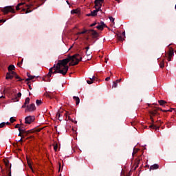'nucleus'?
Segmentation results:
<instances>
[{
	"label": "nucleus",
	"instance_id": "nucleus-56",
	"mask_svg": "<svg viewBox=\"0 0 176 176\" xmlns=\"http://www.w3.org/2000/svg\"><path fill=\"white\" fill-rule=\"evenodd\" d=\"M60 163H58V172H60Z\"/></svg>",
	"mask_w": 176,
	"mask_h": 176
},
{
	"label": "nucleus",
	"instance_id": "nucleus-5",
	"mask_svg": "<svg viewBox=\"0 0 176 176\" xmlns=\"http://www.w3.org/2000/svg\"><path fill=\"white\" fill-rule=\"evenodd\" d=\"M35 120V117L34 116H28L25 118V124H31Z\"/></svg>",
	"mask_w": 176,
	"mask_h": 176
},
{
	"label": "nucleus",
	"instance_id": "nucleus-49",
	"mask_svg": "<svg viewBox=\"0 0 176 176\" xmlns=\"http://www.w3.org/2000/svg\"><path fill=\"white\" fill-rule=\"evenodd\" d=\"M6 20L4 19H0V23H6Z\"/></svg>",
	"mask_w": 176,
	"mask_h": 176
},
{
	"label": "nucleus",
	"instance_id": "nucleus-60",
	"mask_svg": "<svg viewBox=\"0 0 176 176\" xmlns=\"http://www.w3.org/2000/svg\"><path fill=\"white\" fill-rule=\"evenodd\" d=\"M8 176H12V173H11V171L9 172V174L8 175Z\"/></svg>",
	"mask_w": 176,
	"mask_h": 176
},
{
	"label": "nucleus",
	"instance_id": "nucleus-58",
	"mask_svg": "<svg viewBox=\"0 0 176 176\" xmlns=\"http://www.w3.org/2000/svg\"><path fill=\"white\" fill-rule=\"evenodd\" d=\"M6 125H11V124L9 122H7V123H5Z\"/></svg>",
	"mask_w": 176,
	"mask_h": 176
},
{
	"label": "nucleus",
	"instance_id": "nucleus-26",
	"mask_svg": "<svg viewBox=\"0 0 176 176\" xmlns=\"http://www.w3.org/2000/svg\"><path fill=\"white\" fill-rule=\"evenodd\" d=\"M41 104H42V100H36V104H37V106H40Z\"/></svg>",
	"mask_w": 176,
	"mask_h": 176
},
{
	"label": "nucleus",
	"instance_id": "nucleus-41",
	"mask_svg": "<svg viewBox=\"0 0 176 176\" xmlns=\"http://www.w3.org/2000/svg\"><path fill=\"white\" fill-rule=\"evenodd\" d=\"M28 164L29 165V167L30 168V170H32V166L30 162H28Z\"/></svg>",
	"mask_w": 176,
	"mask_h": 176
},
{
	"label": "nucleus",
	"instance_id": "nucleus-47",
	"mask_svg": "<svg viewBox=\"0 0 176 176\" xmlns=\"http://www.w3.org/2000/svg\"><path fill=\"white\" fill-rule=\"evenodd\" d=\"M23 58L21 59V62L20 63H18V64H16L17 65H20L21 64H23Z\"/></svg>",
	"mask_w": 176,
	"mask_h": 176
},
{
	"label": "nucleus",
	"instance_id": "nucleus-24",
	"mask_svg": "<svg viewBox=\"0 0 176 176\" xmlns=\"http://www.w3.org/2000/svg\"><path fill=\"white\" fill-rule=\"evenodd\" d=\"M24 104H27V105H28V104H30V98H26V99H25Z\"/></svg>",
	"mask_w": 176,
	"mask_h": 176
},
{
	"label": "nucleus",
	"instance_id": "nucleus-4",
	"mask_svg": "<svg viewBox=\"0 0 176 176\" xmlns=\"http://www.w3.org/2000/svg\"><path fill=\"white\" fill-rule=\"evenodd\" d=\"M36 110V107L34 103L30 104V105H27L26 109H25V112H34Z\"/></svg>",
	"mask_w": 176,
	"mask_h": 176
},
{
	"label": "nucleus",
	"instance_id": "nucleus-8",
	"mask_svg": "<svg viewBox=\"0 0 176 176\" xmlns=\"http://www.w3.org/2000/svg\"><path fill=\"white\" fill-rule=\"evenodd\" d=\"M55 93L51 92V91H46L45 94H44V96H45L47 98H49L50 99H53L55 98Z\"/></svg>",
	"mask_w": 176,
	"mask_h": 176
},
{
	"label": "nucleus",
	"instance_id": "nucleus-52",
	"mask_svg": "<svg viewBox=\"0 0 176 176\" xmlns=\"http://www.w3.org/2000/svg\"><path fill=\"white\" fill-rule=\"evenodd\" d=\"M19 126H20L19 124H16L15 125V129H19V128H20Z\"/></svg>",
	"mask_w": 176,
	"mask_h": 176
},
{
	"label": "nucleus",
	"instance_id": "nucleus-44",
	"mask_svg": "<svg viewBox=\"0 0 176 176\" xmlns=\"http://www.w3.org/2000/svg\"><path fill=\"white\" fill-rule=\"evenodd\" d=\"M87 32H89V30H83L82 32H80V34H85V33H87Z\"/></svg>",
	"mask_w": 176,
	"mask_h": 176
},
{
	"label": "nucleus",
	"instance_id": "nucleus-3",
	"mask_svg": "<svg viewBox=\"0 0 176 176\" xmlns=\"http://www.w3.org/2000/svg\"><path fill=\"white\" fill-rule=\"evenodd\" d=\"M1 12H3L4 14H8V13H15V10L14 6H7L1 9Z\"/></svg>",
	"mask_w": 176,
	"mask_h": 176
},
{
	"label": "nucleus",
	"instance_id": "nucleus-17",
	"mask_svg": "<svg viewBox=\"0 0 176 176\" xmlns=\"http://www.w3.org/2000/svg\"><path fill=\"white\" fill-rule=\"evenodd\" d=\"M41 130H42V129H32V130H30V133H39Z\"/></svg>",
	"mask_w": 176,
	"mask_h": 176
},
{
	"label": "nucleus",
	"instance_id": "nucleus-35",
	"mask_svg": "<svg viewBox=\"0 0 176 176\" xmlns=\"http://www.w3.org/2000/svg\"><path fill=\"white\" fill-rule=\"evenodd\" d=\"M8 74H12V75L14 76L17 75V74L15 73V72H13V71H10V72H8Z\"/></svg>",
	"mask_w": 176,
	"mask_h": 176
},
{
	"label": "nucleus",
	"instance_id": "nucleus-51",
	"mask_svg": "<svg viewBox=\"0 0 176 176\" xmlns=\"http://www.w3.org/2000/svg\"><path fill=\"white\" fill-rule=\"evenodd\" d=\"M27 106H28V104H23L22 106H21V108H26L27 109Z\"/></svg>",
	"mask_w": 176,
	"mask_h": 176
},
{
	"label": "nucleus",
	"instance_id": "nucleus-62",
	"mask_svg": "<svg viewBox=\"0 0 176 176\" xmlns=\"http://www.w3.org/2000/svg\"><path fill=\"white\" fill-rule=\"evenodd\" d=\"M80 34H82V33H80V32L77 33V35H80Z\"/></svg>",
	"mask_w": 176,
	"mask_h": 176
},
{
	"label": "nucleus",
	"instance_id": "nucleus-18",
	"mask_svg": "<svg viewBox=\"0 0 176 176\" xmlns=\"http://www.w3.org/2000/svg\"><path fill=\"white\" fill-rule=\"evenodd\" d=\"M23 3H19V4H17L16 6V10H20L21 8V6H23Z\"/></svg>",
	"mask_w": 176,
	"mask_h": 176
},
{
	"label": "nucleus",
	"instance_id": "nucleus-1",
	"mask_svg": "<svg viewBox=\"0 0 176 176\" xmlns=\"http://www.w3.org/2000/svg\"><path fill=\"white\" fill-rule=\"evenodd\" d=\"M80 61H82V56H80L79 54L68 56V57L63 60H58L57 64H55L54 67L50 68L49 73L46 75V77L50 78L52 74H57L65 76L69 70V66L77 65L79 64ZM68 63L69 66L67 65Z\"/></svg>",
	"mask_w": 176,
	"mask_h": 176
},
{
	"label": "nucleus",
	"instance_id": "nucleus-11",
	"mask_svg": "<svg viewBox=\"0 0 176 176\" xmlns=\"http://www.w3.org/2000/svg\"><path fill=\"white\" fill-rule=\"evenodd\" d=\"M89 80H87V83H88V85H91L94 81L97 80V78L96 76H94L91 78H89Z\"/></svg>",
	"mask_w": 176,
	"mask_h": 176
},
{
	"label": "nucleus",
	"instance_id": "nucleus-38",
	"mask_svg": "<svg viewBox=\"0 0 176 176\" xmlns=\"http://www.w3.org/2000/svg\"><path fill=\"white\" fill-rule=\"evenodd\" d=\"M14 97H16L18 98H20L21 97V92H19L18 94H16V95L14 96Z\"/></svg>",
	"mask_w": 176,
	"mask_h": 176
},
{
	"label": "nucleus",
	"instance_id": "nucleus-9",
	"mask_svg": "<svg viewBox=\"0 0 176 176\" xmlns=\"http://www.w3.org/2000/svg\"><path fill=\"white\" fill-rule=\"evenodd\" d=\"M124 38H125V32H122V34H117V38L118 41L122 42L124 40Z\"/></svg>",
	"mask_w": 176,
	"mask_h": 176
},
{
	"label": "nucleus",
	"instance_id": "nucleus-14",
	"mask_svg": "<svg viewBox=\"0 0 176 176\" xmlns=\"http://www.w3.org/2000/svg\"><path fill=\"white\" fill-rule=\"evenodd\" d=\"M22 11L25 12V14L31 13L32 10H31V7H28L26 9H22Z\"/></svg>",
	"mask_w": 176,
	"mask_h": 176
},
{
	"label": "nucleus",
	"instance_id": "nucleus-63",
	"mask_svg": "<svg viewBox=\"0 0 176 176\" xmlns=\"http://www.w3.org/2000/svg\"><path fill=\"white\" fill-rule=\"evenodd\" d=\"M21 129H25L23 126H21V127H20Z\"/></svg>",
	"mask_w": 176,
	"mask_h": 176
},
{
	"label": "nucleus",
	"instance_id": "nucleus-46",
	"mask_svg": "<svg viewBox=\"0 0 176 176\" xmlns=\"http://www.w3.org/2000/svg\"><path fill=\"white\" fill-rule=\"evenodd\" d=\"M85 53H86L87 56H90L91 52H88V51H86Z\"/></svg>",
	"mask_w": 176,
	"mask_h": 176
},
{
	"label": "nucleus",
	"instance_id": "nucleus-55",
	"mask_svg": "<svg viewBox=\"0 0 176 176\" xmlns=\"http://www.w3.org/2000/svg\"><path fill=\"white\" fill-rule=\"evenodd\" d=\"M87 16H93V14L91 13H89V14H87Z\"/></svg>",
	"mask_w": 176,
	"mask_h": 176
},
{
	"label": "nucleus",
	"instance_id": "nucleus-40",
	"mask_svg": "<svg viewBox=\"0 0 176 176\" xmlns=\"http://www.w3.org/2000/svg\"><path fill=\"white\" fill-rule=\"evenodd\" d=\"M54 149L55 152L57 151V149H58V146H57V144H55V145H54Z\"/></svg>",
	"mask_w": 176,
	"mask_h": 176
},
{
	"label": "nucleus",
	"instance_id": "nucleus-42",
	"mask_svg": "<svg viewBox=\"0 0 176 176\" xmlns=\"http://www.w3.org/2000/svg\"><path fill=\"white\" fill-rule=\"evenodd\" d=\"M121 81H122V78H120V79H118V80H116V81H113V82H117V83H118V82H121Z\"/></svg>",
	"mask_w": 176,
	"mask_h": 176
},
{
	"label": "nucleus",
	"instance_id": "nucleus-10",
	"mask_svg": "<svg viewBox=\"0 0 176 176\" xmlns=\"http://www.w3.org/2000/svg\"><path fill=\"white\" fill-rule=\"evenodd\" d=\"M99 11H101V7L100 6L98 9L96 8V10L91 11V14H92V17L96 16H97V13H98Z\"/></svg>",
	"mask_w": 176,
	"mask_h": 176
},
{
	"label": "nucleus",
	"instance_id": "nucleus-59",
	"mask_svg": "<svg viewBox=\"0 0 176 176\" xmlns=\"http://www.w3.org/2000/svg\"><path fill=\"white\" fill-rule=\"evenodd\" d=\"M19 142H23V138L19 139Z\"/></svg>",
	"mask_w": 176,
	"mask_h": 176
},
{
	"label": "nucleus",
	"instance_id": "nucleus-28",
	"mask_svg": "<svg viewBox=\"0 0 176 176\" xmlns=\"http://www.w3.org/2000/svg\"><path fill=\"white\" fill-rule=\"evenodd\" d=\"M12 100L13 102H19V98L17 96H14V98H12Z\"/></svg>",
	"mask_w": 176,
	"mask_h": 176
},
{
	"label": "nucleus",
	"instance_id": "nucleus-48",
	"mask_svg": "<svg viewBox=\"0 0 176 176\" xmlns=\"http://www.w3.org/2000/svg\"><path fill=\"white\" fill-rule=\"evenodd\" d=\"M34 80V78H26L25 81L28 82L29 80Z\"/></svg>",
	"mask_w": 176,
	"mask_h": 176
},
{
	"label": "nucleus",
	"instance_id": "nucleus-45",
	"mask_svg": "<svg viewBox=\"0 0 176 176\" xmlns=\"http://www.w3.org/2000/svg\"><path fill=\"white\" fill-rule=\"evenodd\" d=\"M175 110H176V109H170L168 110V112H173V111H175Z\"/></svg>",
	"mask_w": 176,
	"mask_h": 176
},
{
	"label": "nucleus",
	"instance_id": "nucleus-31",
	"mask_svg": "<svg viewBox=\"0 0 176 176\" xmlns=\"http://www.w3.org/2000/svg\"><path fill=\"white\" fill-rule=\"evenodd\" d=\"M118 86V85L116 82H113V88H117Z\"/></svg>",
	"mask_w": 176,
	"mask_h": 176
},
{
	"label": "nucleus",
	"instance_id": "nucleus-30",
	"mask_svg": "<svg viewBox=\"0 0 176 176\" xmlns=\"http://www.w3.org/2000/svg\"><path fill=\"white\" fill-rule=\"evenodd\" d=\"M109 19H110V21H111V23L115 24V18L110 16V17H109Z\"/></svg>",
	"mask_w": 176,
	"mask_h": 176
},
{
	"label": "nucleus",
	"instance_id": "nucleus-34",
	"mask_svg": "<svg viewBox=\"0 0 176 176\" xmlns=\"http://www.w3.org/2000/svg\"><path fill=\"white\" fill-rule=\"evenodd\" d=\"M4 164H5V166H6L8 167L9 166V161H8V160H4Z\"/></svg>",
	"mask_w": 176,
	"mask_h": 176
},
{
	"label": "nucleus",
	"instance_id": "nucleus-12",
	"mask_svg": "<svg viewBox=\"0 0 176 176\" xmlns=\"http://www.w3.org/2000/svg\"><path fill=\"white\" fill-rule=\"evenodd\" d=\"M18 131H19V133H22V134L26 133L27 135L28 133H31L30 130L26 131L25 129H21V128H19Z\"/></svg>",
	"mask_w": 176,
	"mask_h": 176
},
{
	"label": "nucleus",
	"instance_id": "nucleus-32",
	"mask_svg": "<svg viewBox=\"0 0 176 176\" xmlns=\"http://www.w3.org/2000/svg\"><path fill=\"white\" fill-rule=\"evenodd\" d=\"M3 127H6V122L0 124V129H3Z\"/></svg>",
	"mask_w": 176,
	"mask_h": 176
},
{
	"label": "nucleus",
	"instance_id": "nucleus-15",
	"mask_svg": "<svg viewBox=\"0 0 176 176\" xmlns=\"http://www.w3.org/2000/svg\"><path fill=\"white\" fill-rule=\"evenodd\" d=\"M91 35L94 36V37H96L97 35L98 34L97 33V32L96 30H89V33H91Z\"/></svg>",
	"mask_w": 176,
	"mask_h": 176
},
{
	"label": "nucleus",
	"instance_id": "nucleus-33",
	"mask_svg": "<svg viewBox=\"0 0 176 176\" xmlns=\"http://www.w3.org/2000/svg\"><path fill=\"white\" fill-rule=\"evenodd\" d=\"M10 123H14L16 121V120L14 118V117H11L10 118Z\"/></svg>",
	"mask_w": 176,
	"mask_h": 176
},
{
	"label": "nucleus",
	"instance_id": "nucleus-27",
	"mask_svg": "<svg viewBox=\"0 0 176 176\" xmlns=\"http://www.w3.org/2000/svg\"><path fill=\"white\" fill-rule=\"evenodd\" d=\"M14 77L16 79H19L18 80L19 82L23 81V79H21L17 74L14 75Z\"/></svg>",
	"mask_w": 176,
	"mask_h": 176
},
{
	"label": "nucleus",
	"instance_id": "nucleus-50",
	"mask_svg": "<svg viewBox=\"0 0 176 176\" xmlns=\"http://www.w3.org/2000/svg\"><path fill=\"white\" fill-rule=\"evenodd\" d=\"M85 49L87 52H88V50L90 49V45H88V47H85Z\"/></svg>",
	"mask_w": 176,
	"mask_h": 176
},
{
	"label": "nucleus",
	"instance_id": "nucleus-6",
	"mask_svg": "<svg viewBox=\"0 0 176 176\" xmlns=\"http://www.w3.org/2000/svg\"><path fill=\"white\" fill-rule=\"evenodd\" d=\"M96 28H97V30L102 31V30H104V28H107V26L104 24V21H100V23H98V25Z\"/></svg>",
	"mask_w": 176,
	"mask_h": 176
},
{
	"label": "nucleus",
	"instance_id": "nucleus-54",
	"mask_svg": "<svg viewBox=\"0 0 176 176\" xmlns=\"http://www.w3.org/2000/svg\"><path fill=\"white\" fill-rule=\"evenodd\" d=\"M105 80H106V81H109V80H110V77L106 78H105Z\"/></svg>",
	"mask_w": 176,
	"mask_h": 176
},
{
	"label": "nucleus",
	"instance_id": "nucleus-21",
	"mask_svg": "<svg viewBox=\"0 0 176 176\" xmlns=\"http://www.w3.org/2000/svg\"><path fill=\"white\" fill-rule=\"evenodd\" d=\"M104 2V0H95L94 4H101Z\"/></svg>",
	"mask_w": 176,
	"mask_h": 176
},
{
	"label": "nucleus",
	"instance_id": "nucleus-13",
	"mask_svg": "<svg viewBox=\"0 0 176 176\" xmlns=\"http://www.w3.org/2000/svg\"><path fill=\"white\" fill-rule=\"evenodd\" d=\"M159 168V165L157 164H154L153 166H151L150 170H157Z\"/></svg>",
	"mask_w": 176,
	"mask_h": 176
},
{
	"label": "nucleus",
	"instance_id": "nucleus-16",
	"mask_svg": "<svg viewBox=\"0 0 176 176\" xmlns=\"http://www.w3.org/2000/svg\"><path fill=\"white\" fill-rule=\"evenodd\" d=\"M14 75L11 74V73H7L6 74V80H8V79H12L14 78Z\"/></svg>",
	"mask_w": 176,
	"mask_h": 176
},
{
	"label": "nucleus",
	"instance_id": "nucleus-7",
	"mask_svg": "<svg viewBox=\"0 0 176 176\" xmlns=\"http://www.w3.org/2000/svg\"><path fill=\"white\" fill-rule=\"evenodd\" d=\"M174 56V50L172 47L170 48L169 51L168 52V61H171L172 57Z\"/></svg>",
	"mask_w": 176,
	"mask_h": 176
},
{
	"label": "nucleus",
	"instance_id": "nucleus-23",
	"mask_svg": "<svg viewBox=\"0 0 176 176\" xmlns=\"http://www.w3.org/2000/svg\"><path fill=\"white\" fill-rule=\"evenodd\" d=\"M78 12H79V10L78 9H74L71 11L72 14H78Z\"/></svg>",
	"mask_w": 176,
	"mask_h": 176
},
{
	"label": "nucleus",
	"instance_id": "nucleus-36",
	"mask_svg": "<svg viewBox=\"0 0 176 176\" xmlns=\"http://www.w3.org/2000/svg\"><path fill=\"white\" fill-rule=\"evenodd\" d=\"M164 62L162 61V62H161V63H160V67L164 68Z\"/></svg>",
	"mask_w": 176,
	"mask_h": 176
},
{
	"label": "nucleus",
	"instance_id": "nucleus-19",
	"mask_svg": "<svg viewBox=\"0 0 176 176\" xmlns=\"http://www.w3.org/2000/svg\"><path fill=\"white\" fill-rule=\"evenodd\" d=\"M74 100L76 102V105L80 103V98L78 96H74Z\"/></svg>",
	"mask_w": 176,
	"mask_h": 176
},
{
	"label": "nucleus",
	"instance_id": "nucleus-37",
	"mask_svg": "<svg viewBox=\"0 0 176 176\" xmlns=\"http://www.w3.org/2000/svg\"><path fill=\"white\" fill-rule=\"evenodd\" d=\"M102 4L101 3H95V8L97 9V7H101Z\"/></svg>",
	"mask_w": 176,
	"mask_h": 176
},
{
	"label": "nucleus",
	"instance_id": "nucleus-57",
	"mask_svg": "<svg viewBox=\"0 0 176 176\" xmlns=\"http://www.w3.org/2000/svg\"><path fill=\"white\" fill-rule=\"evenodd\" d=\"M22 134H23V133H19L18 134V136H19V137H22Z\"/></svg>",
	"mask_w": 176,
	"mask_h": 176
},
{
	"label": "nucleus",
	"instance_id": "nucleus-64",
	"mask_svg": "<svg viewBox=\"0 0 176 176\" xmlns=\"http://www.w3.org/2000/svg\"><path fill=\"white\" fill-rule=\"evenodd\" d=\"M137 162L139 164V162H140V160H137Z\"/></svg>",
	"mask_w": 176,
	"mask_h": 176
},
{
	"label": "nucleus",
	"instance_id": "nucleus-22",
	"mask_svg": "<svg viewBox=\"0 0 176 176\" xmlns=\"http://www.w3.org/2000/svg\"><path fill=\"white\" fill-rule=\"evenodd\" d=\"M158 102H159L160 105H161V106H164V104H166V102L164 100H159Z\"/></svg>",
	"mask_w": 176,
	"mask_h": 176
},
{
	"label": "nucleus",
	"instance_id": "nucleus-53",
	"mask_svg": "<svg viewBox=\"0 0 176 176\" xmlns=\"http://www.w3.org/2000/svg\"><path fill=\"white\" fill-rule=\"evenodd\" d=\"M60 116V114L59 112H58L56 114V117H58V119H59Z\"/></svg>",
	"mask_w": 176,
	"mask_h": 176
},
{
	"label": "nucleus",
	"instance_id": "nucleus-20",
	"mask_svg": "<svg viewBox=\"0 0 176 176\" xmlns=\"http://www.w3.org/2000/svg\"><path fill=\"white\" fill-rule=\"evenodd\" d=\"M15 69V67L14 65H10L9 66V67H8V70H9V72H12V70Z\"/></svg>",
	"mask_w": 176,
	"mask_h": 176
},
{
	"label": "nucleus",
	"instance_id": "nucleus-43",
	"mask_svg": "<svg viewBox=\"0 0 176 176\" xmlns=\"http://www.w3.org/2000/svg\"><path fill=\"white\" fill-rule=\"evenodd\" d=\"M97 23L95 22L94 23L91 24V25H89V27L93 28L95 27Z\"/></svg>",
	"mask_w": 176,
	"mask_h": 176
},
{
	"label": "nucleus",
	"instance_id": "nucleus-2",
	"mask_svg": "<svg viewBox=\"0 0 176 176\" xmlns=\"http://www.w3.org/2000/svg\"><path fill=\"white\" fill-rule=\"evenodd\" d=\"M148 114H150V120H151V123H152L149 126V127L151 129L158 130L160 128V125L153 124V123H155V121L153 120V117L159 116V113L157 112V109H153V111H149Z\"/></svg>",
	"mask_w": 176,
	"mask_h": 176
},
{
	"label": "nucleus",
	"instance_id": "nucleus-29",
	"mask_svg": "<svg viewBox=\"0 0 176 176\" xmlns=\"http://www.w3.org/2000/svg\"><path fill=\"white\" fill-rule=\"evenodd\" d=\"M138 148H134L133 152V156L135 155L138 152Z\"/></svg>",
	"mask_w": 176,
	"mask_h": 176
},
{
	"label": "nucleus",
	"instance_id": "nucleus-61",
	"mask_svg": "<svg viewBox=\"0 0 176 176\" xmlns=\"http://www.w3.org/2000/svg\"><path fill=\"white\" fill-rule=\"evenodd\" d=\"M29 89H30V90H32L31 85H29Z\"/></svg>",
	"mask_w": 176,
	"mask_h": 176
},
{
	"label": "nucleus",
	"instance_id": "nucleus-39",
	"mask_svg": "<svg viewBox=\"0 0 176 176\" xmlns=\"http://www.w3.org/2000/svg\"><path fill=\"white\" fill-rule=\"evenodd\" d=\"M157 111H163V112H168V110H163V109H160V108H158V109H155Z\"/></svg>",
	"mask_w": 176,
	"mask_h": 176
},
{
	"label": "nucleus",
	"instance_id": "nucleus-25",
	"mask_svg": "<svg viewBox=\"0 0 176 176\" xmlns=\"http://www.w3.org/2000/svg\"><path fill=\"white\" fill-rule=\"evenodd\" d=\"M27 76H28V78H33V79L35 78V76H32L30 73H27Z\"/></svg>",
	"mask_w": 176,
	"mask_h": 176
}]
</instances>
